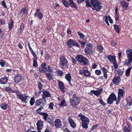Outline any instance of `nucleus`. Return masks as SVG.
<instances>
[{
  "label": "nucleus",
  "instance_id": "f257e3e1",
  "mask_svg": "<svg viewBox=\"0 0 132 132\" xmlns=\"http://www.w3.org/2000/svg\"><path fill=\"white\" fill-rule=\"evenodd\" d=\"M59 59L60 65L61 67L63 69L67 68L68 67V63L65 57L63 56H61L59 57Z\"/></svg>",
  "mask_w": 132,
  "mask_h": 132
},
{
  "label": "nucleus",
  "instance_id": "f03ea898",
  "mask_svg": "<svg viewBox=\"0 0 132 132\" xmlns=\"http://www.w3.org/2000/svg\"><path fill=\"white\" fill-rule=\"evenodd\" d=\"M103 6V4L98 1L96 0L92 7L93 10L96 11H99Z\"/></svg>",
  "mask_w": 132,
  "mask_h": 132
},
{
  "label": "nucleus",
  "instance_id": "7ed1b4c3",
  "mask_svg": "<svg viewBox=\"0 0 132 132\" xmlns=\"http://www.w3.org/2000/svg\"><path fill=\"white\" fill-rule=\"evenodd\" d=\"M79 73L80 74H83L86 77H89L91 75L90 72L88 70L87 68L86 67H83L82 69L80 70Z\"/></svg>",
  "mask_w": 132,
  "mask_h": 132
},
{
  "label": "nucleus",
  "instance_id": "20e7f679",
  "mask_svg": "<svg viewBox=\"0 0 132 132\" xmlns=\"http://www.w3.org/2000/svg\"><path fill=\"white\" fill-rule=\"evenodd\" d=\"M118 100L116 98V96L115 94L112 93L108 98L107 100L108 103L109 104H111L114 101H116V103L118 104L119 101L117 102Z\"/></svg>",
  "mask_w": 132,
  "mask_h": 132
},
{
  "label": "nucleus",
  "instance_id": "39448f33",
  "mask_svg": "<svg viewBox=\"0 0 132 132\" xmlns=\"http://www.w3.org/2000/svg\"><path fill=\"white\" fill-rule=\"evenodd\" d=\"M80 101V99L78 97L74 95L72 98L70 99V103L71 105H75L78 104Z\"/></svg>",
  "mask_w": 132,
  "mask_h": 132
},
{
  "label": "nucleus",
  "instance_id": "423d86ee",
  "mask_svg": "<svg viewBox=\"0 0 132 132\" xmlns=\"http://www.w3.org/2000/svg\"><path fill=\"white\" fill-rule=\"evenodd\" d=\"M17 96L22 101L25 102H27V100L28 99V98H30L29 96H26L23 94L17 93Z\"/></svg>",
  "mask_w": 132,
  "mask_h": 132
},
{
  "label": "nucleus",
  "instance_id": "0eeeda50",
  "mask_svg": "<svg viewBox=\"0 0 132 132\" xmlns=\"http://www.w3.org/2000/svg\"><path fill=\"white\" fill-rule=\"evenodd\" d=\"M39 70L40 72L46 73L47 71L46 64L44 63H42L39 68Z\"/></svg>",
  "mask_w": 132,
  "mask_h": 132
},
{
  "label": "nucleus",
  "instance_id": "6e6552de",
  "mask_svg": "<svg viewBox=\"0 0 132 132\" xmlns=\"http://www.w3.org/2000/svg\"><path fill=\"white\" fill-rule=\"evenodd\" d=\"M78 117L80 118L82 122H89V120L88 118L81 114H80L78 115Z\"/></svg>",
  "mask_w": 132,
  "mask_h": 132
},
{
  "label": "nucleus",
  "instance_id": "1a4fd4ad",
  "mask_svg": "<svg viewBox=\"0 0 132 132\" xmlns=\"http://www.w3.org/2000/svg\"><path fill=\"white\" fill-rule=\"evenodd\" d=\"M54 125L57 128L61 127L62 126V123L61 120L59 119H55L54 121Z\"/></svg>",
  "mask_w": 132,
  "mask_h": 132
},
{
  "label": "nucleus",
  "instance_id": "9d476101",
  "mask_svg": "<svg viewBox=\"0 0 132 132\" xmlns=\"http://www.w3.org/2000/svg\"><path fill=\"white\" fill-rule=\"evenodd\" d=\"M22 79L21 76L19 74L15 75L14 78V82L16 84H18Z\"/></svg>",
  "mask_w": 132,
  "mask_h": 132
},
{
  "label": "nucleus",
  "instance_id": "9b49d317",
  "mask_svg": "<svg viewBox=\"0 0 132 132\" xmlns=\"http://www.w3.org/2000/svg\"><path fill=\"white\" fill-rule=\"evenodd\" d=\"M120 4L123 9L128 10L129 9L128 3L125 1H120Z\"/></svg>",
  "mask_w": 132,
  "mask_h": 132
},
{
  "label": "nucleus",
  "instance_id": "f8f14e48",
  "mask_svg": "<svg viewBox=\"0 0 132 132\" xmlns=\"http://www.w3.org/2000/svg\"><path fill=\"white\" fill-rule=\"evenodd\" d=\"M125 94V92L123 90L121 89H119L118 91V96L117 100H118V101H120L121 98L122 97L123 95Z\"/></svg>",
  "mask_w": 132,
  "mask_h": 132
},
{
  "label": "nucleus",
  "instance_id": "ddd939ff",
  "mask_svg": "<svg viewBox=\"0 0 132 132\" xmlns=\"http://www.w3.org/2000/svg\"><path fill=\"white\" fill-rule=\"evenodd\" d=\"M96 0H86V6L90 7L93 6Z\"/></svg>",
  "mask_w": 132,
  "mask_h": 132
},
{
  "label": "nucleus",
  "instance_id": "4468645a",
  "mask_svg": "<svg viewBox=\"0 0 132 132\" xmlns=\"http://www.w3.org/2000/svg\"><path fill=\"white\" fill-rule=\"evenodd\" d=\"M121 81V79L119 76H115L112 80V82L115 85H118Z\"/></svg>",
  "mask_w": 132,
  "mask_h": 132
},
{
  "label": "nucleus",
  "instance_id": "2eb2a0df",
  "mask_svg": "<svg viewBox=\"0 0 132 132\" xmlns=\"http://www.w3.org/2000/svg\"><path fill=\"white\" fill-rule=\"evenodd\" d=\"M37 131L38 132H41L40 129L43 127V121H39L37 124Z\"/></svg>",
  "mask_w": 132,
  "mask_h": 132
},
{
  "label": "nucleus",
  "instance_id": "dca6fc26",
  "mask_svg": "<svg viewBox=\"0 0 132 132\" xmlns=\"http://www.w3.org/2000/svg\"><path fill=\"white\" fill-rule=\"evenodd\" d=\"M107 58L111 63L116 62V57L114 56L109 55L107 57Z\"/></svg>",
  "mask_w": 132,
  "mask_h": 132
},
{
  "label": "nucleus",
  "instance_id": "f3484780",
  "mask_svg": "<svg viewBox=\"0 0 132 132\" xmlns=\"http://www.w3.org/2000/svg\"><path fill=\"white\" fill-rule=\"evenodd\" d=\"M35 105L36 106H39L43 107L44 106V104L40 99L36 101L35 103Z\"/></svg>",
  "mask_w": 132,
  "mask_h": 132
},
{
  "label": "nucleus",
  "instance_id": "a211bd4d",
  "mask_svg": "<svg viewBox=\"0 0 132 132\" xmlns=\"http://www.w3.org/2000/svg\"><path fill=\"white\" fill-rule=\"evenodd\" d=\"M128 59H126L124 62V64L127 66L131 65V64L132 62V59L128 58Z\"/></svg>",
  "mask_w": 132,
  "mask_h": 132
},
{
  "label": "nucleus",
  "instance_id": "6ab92c4d",
  "mask_svg": "<svg viewBox=\"0 0 132 132\" xmlns=\"http://www.w3.org/2000/svg\"><path fill=\"white\" fill-rule=\"evenodd\" d=\"M42 96L43 97H50L51 95L50 93L47 91H43Z\"/></svg>",
  "mask_w": 132,
  "mask_h": 132
},
{
  "label": "nucleus",
  "instance_id": "aec40b11",
  "mask_svg": "<svg viewBox=\"0 0 132 132\" xmlns=\"http://www.w3.org/2000/svg\"><path fill=\"white\" fill-rule=\"evenodd\" d=\"M126 54L128 58L132 59V50L130 49L126 51Z\"/></svg>",
  "mask_w": 132,
  "mask_h": 132
},
{
  "label": "nucleus",
  "instance_id": "412c9836",
  "mask_svg": "<svg viewBox=\"0 0 132 132\" xmlns=\"http://www.w3.org/2000/svg\"><path fill=\"white\" fill-rule=\"evenodd\" d=\"M58 86L60 89L63 92L65 91V88L64 85L62 82L61 81L58 82Z\"/></svg>",
  "mask_w": 132,
  "mask_h": 132
},
{
  "label": "nucleus",
  "instance_id": "4be33fe9",
  "mask_svg": "<svg viewBox=\"0 0 132 132\" xmlns=\"http://www.w3.org/2000/svg\"><path fill=\"white\" fill-rule=\"evenodd\" d=\"M68 120L71 126L73 128H75L76 126V125L72 119L69 118Z\"/></svg>",
  "mask_w": 132,
  "mask_h": 132
},
{
  "label": "nucleus",
  "instance_id": "5701e85b",
  "mask_svg": "<svg viewBox=\"0 0 132 132\" xmlns=\"http://www.w3.org/2000/svg\"><path fill=\"white\" fill-rule=\"evenodd\" d=\"M84 57L82 55H78L76 57V59L78 61L81 63H82V61Z\"/></svg>",
  "mask_w": 132,
  "mask_h": 132
},
{
  "label": "nucleus",
  "instance_id": "b1692460",
  "mask_svg": "<svg viewBox=\"0 0 132 132\" xmlns=\"http://www.w3.org/2000/svg\"><path fill=\"white\" fill-rule=\"evenodd\" d=\"M8 80L7 77L1 78L0 79V83L2 84H5L6 83Z\"/></svg>",
  "mask_w": 132,
  "mask_h": 132
},
{
  "label": "nucleus",
  "instance_id": "393cba45",
  "mask_svg": "<svg viewBox=\"0 0 132 132\" xmlns=\"http://www.w3.org/2000/svg\"><path fill=\"white\" fill-rule=\"evenodd\" d=\"M69 6L72 7H75L76 9H77V5L73 2V0H69Z\"/></svg>",
  "mask_w": 132,
  "mask_h": 132
},
{
  "label": "nucleus",
  "instance_id": "a878e982",
  "mask_svg": "<svg viewBox=\"0 0 132 132\" xmlns=\"http://www.w3.org/2000/svg\"><path fill=\"white\" fill-rule=\"evenodd\" d=\"M67 44L68 46L71 47L75 46V42L72 40L70 39L68 41Z\"/></svg>",
  "mask_w": 132,
  "mask_h": 132
},
{
  "label": "nucleus",
  "instance_id": "bb28decb",
  "mask_svg": "<svg viewBox=\"0 0 132 132\" xmlns=\"http://www.w3.org/2000/svg\"><path fill=\"white\" fill-rule=\"evenodd\" d=\"M65 78L69 82V84L71 85L72 84L70 82L71 79V76L69 73H68L65 76Z\"/></svg>",
  "mask_w": 132,
  "mask_h": 132
},
{
  "label": "nucleus",
  "instance_id": "cd10ccee",
  "mask_svg": "<svg viewBox=\"0 0 132 132\" xmlns=\"http://www.w3.org/2000/svg\"><path fill=\"white\" fill-rule=\"evenodd\" d=\"M28 10L26 8L23 7L22 8L20 12V15H21L24 14H26L27 13Z\"/></svg>",
  "mask_w": 132,
  "mask_h": 132
},
{
  "label": "nucleus",
  "instance_id": "c85d7f7f",
  "mask_svg": "<svg viewBox=\"0 0 132 132\" xmlns=\"http://www.w3.org/2000/svg\"><path fill=\"white\" fill-rule=\"evenodd\" d=\"M46 75L48 79L50 80H51L54 77L53 75L51 73H47Z\"/></svg>",
  "mask_w": 132,
  "mask_h": 132
},
{
  "label": "nucleus",
  "instance_id": "c756f323",
  "mask_svg": "<svg viewBox=\"0 0 132 132\" xmlns=\"http://www.w3.org/2000/svg\"><path fill=\"white\" fill-rule=\"evenodd\" d=\"M24 25L23 23H22L20 26L19 29L18 30V32L21 33L23 32V30H24Z\"/></svg>",
  "mask_w": 132,
  "mask_h": 132
},
{
  "label": "nucleus",
  "instance_id": "7c9ffc66",
  "mask_svg": "<svg viewBox=\"0 0 132 132\" xmlns=\"http://www.w3.org/2000/svg\"><path fill=\"white\" fill-rule=\"evenodd\" d=\"M82 63H83L84 65H88L89 64V61L85 57Z\"/></svg>",
  "mask_w": 132,
  "mask_h": 132
},
{
  "label": "nucleus",
  "instance_id": "2f4dec72",
  "mask_svg": "<svg viewBox=\"0 0 132 132\" xmlns=\"http://www.w3.org/2000/svg\"><path fill=\"white\" fill-rule=\"evenodd\" d=\"M0 107L3 110H6L7 108V104L5 103L0 104Z\"/></svg>",
  "mask_w": 132,
  "mask_h": 132
},
{
  "label": "nucleus",
  "instance_id": "473e14b6",
  "mask_svg": "<svg viewBox=\"0 0 132 132\" xmlns=\"http://www.w3.org/2000/svg\"><path fill=\"white\" fill-rule=\"evenodd\" d=\"M8 27L9 29H11L12 28L13 24V22L11 20H10L8 23Z\"/></svg>",
  "mask_w": 132,
  "mask_h": 132
},
{
  "label": "nucleus",
  "instance_id": "72a5a7b5",
  "mask_svg": "<svg viewBox=\"0 0 132 132\" xmlns=\"http://www.w3.org/2000/svg\"><path fill=\"white\" fill-rule=\"evenodd\" d=\"M101 90L96 91L93 90V93L94 95H95L97 96H98L101 94Z\"/></svg>",
  "mask_w": 132,
  "mask_h": 132
},
{
  "label": "nucleus",
  "instance_id": "f704fd0d",
  "mask_svg": "<svg viewBox=\"0 0 132 132\" xmlns=\"http://www.w3.org/2000/svg\"><path fill=\"white\" fill-rule=\"evenodd\" d=\"M84 52L86 55H89L90 54V53H92L93 52H94V51H91L89 49H87L86 48H85L84 49Z\"/></svg>",
  "mask_w": 132,
  "mask_h": 132
},
{
  "label": "nucleus",
  "instance_id": "c9c22d12",
  "mask_svg": "<svg viewBox=\"0 0 132 132\" xmlns=\"http://www.w3.org/2000/svg\"><path fill=\"white\" fill-rule=\"evenodd\" d=\"M131 129L130 128H128V127L127 126H125L123 128V132H131Z\"/></svg>",
  "mask_w": 132,
  "mask_h": 132
},
{
  "label": "nucleus",
  "instance_id": "e433bc0d",
  "mask_svg": "<svg viewBox=\"0 0 132 132\" xmlns=\"http://www.w3.org/2000/svg\"><path fill=\"white\" fill-rule=\"evenodd\" d=\"M62 2L66 7H68L69 6V3L65 0H62Z\"/></svg>",
  "mask_w": 132,
  "mask_h": 132
},
{
  "label": "nucleus",
  "instance_id": "4c0bfd02",
  "mask_svg": "<svg viewBox=\"0 0 132 132\" xmlns=\"http://www.w3.org/2000/svg\"><path fill=\"white\" fill-rule=\"evenodd\" d=\"M131 68L132 67H130V68H129L127 70L126 72V75L127 77H128L130 73Z\"/></svg>",
  "mask_w": 132,
  "mask_h": 132
},
{
  "label": "nucleus",
  "instance_id": "58836bf2",
  "mask_svg": "<svg viewBox=\"0 0 132 132\" xmlns=\"http://www.w3.org/2000/svg\"><path fill=\"white\" fill-rule=\"evenodd\" d=\"M89 123L82 122V127L84 128H88V125Z\"/></svg>",
  "mask_w": 132,
  "mask_h": 132
},
{
  "label": "nucleus",
  "instance_id": "ea45409f",
  "mask_svg": "<svg viewBox=\"0 0 132 132\" xmlns=\"http://www.w3.org/2000/svg\"><path fill=\"white\" fill-rule=\"evenodd\" d=\"M33 66L35 67H36L38 66V64L37 62V60H36L33 59Z\"/></svg>",
  "mask_w": 132,
  "mask_h": 132
},
{
  "label": "nucleus",
  "instance_id": "a19ab883",
  "mask_svg": "<svg viewBox=\"0 0 132 132\" xmlns=\"http://www.w3.org/2000/svg\"><path fill=\"white\" fill-rule=\"evenodd\" d=\"M42 115L43 116V118L46 121L47 119L48 118V115L45 113H42Z\"/></svg>",
  "mask_w": 132,
  "mask_h": 132
},
{
  "label": "nucleus",
  "instance_id": "79ce46f5",
  "mask_svg": "<svg viewBox=\"0 0 132 132\" xmlns=\"http://www.w3.org/2000/svg\"><path fill=\"white\" fill-rule=\"evenodd\" d=\"M37 16L38 18L40 19H42L43 17V14L40 12H38Z\"/></svg>",
  "mask_w": 132,
  "mask_h": 132
},
{
  "label": "nucleus",
  "instance_id": "37998d69",
  "mask_svg": "<svg viewBox=\"0 0 132 132\" xmlns=\"http://www.w3.org/2000/svg\"><path fill=\"white\" fill-rule=\"evenodd\" d=\"M103 20L105 21L106 23L108 25H109V24L108 22V17L107 16H105L104 17Z\"/></svg>",
  "mask_w": 132,
  "mask_h": 132
},
{
  "label": "nucleus",
  "instance_id": "c03bdc74",
  "mask_svg": "<svg viewBox=\"0 0 132 132\" xmlns=\"http://www.w3.org/2000/svg\"><path fill=\"white\" fill-rule=\"evenodd\" d=\"M93 47V45L91 43H88L86 46L87 48L89 49H91Z\"/></svg>",
  "mask_w": 132,
  "mask_h": 132
},
{
  "label": "nucleus",
  "instance_id": "a18cd8bd",
  "mask_svg": "<svg viewBox=\"0 0 132 132\" xmlns=\"http://www.w3.org/2000/svg\"><path fill=\"white\" fill-rule=\"evenodd\" d=\"M35 102V100L33 97L31 98L30 101V103L31 105H32Z\"/></svg>",
  "mask_w": 132,
  "mask_h": 132
},
{
  "label": "nucleus",
  "instance_id": "49530a36",
  "mask_svg": "<svg viewBox=\"0 0 132 132\" xmlns=\"http://www.w3.org/2000/svg\"><path fill=\"white\" fill-rule=\"evenodd\" d=\"M113 64V66L112 67V69H117L118 68V64L116 63V62H114L112 63Z\"/></svg>",
  "mask_w": 132,
  "mask_h": 132
},
{
  "label": "nucleus",
  "instance_id": "de8ad7c7",
  "mask_svg": "<svg viewBox=\"0 0 132 132\" xmlns=\"http://www.w3.org/2000/svg\"><path fill=\"white\" fill-rule=\"evenodd\" d=\"M66 105V102L64 100H62L60 104V105L62 106H65Z\"/></svg>",
  "mask_w": 132,
  "mask_h": 132
},
{
  "label": "nucleus",
  "instance_id": "09e8293b",
  "mask_svg": "<svg viewBox=\"0 0 132 132\" xmlns=\"http://www.w3.org/2000/svg\"><path fill=\"white\" fill-rule=\"evenodd\" d=\"M79 42L80 43V44L81 45V47H84V45L86 44V42L82 41L79 40Z\"/></svg>",
  "mask_w": 132,
  "mask_h": 132
},
{
  "label": "nucleus",
  "instance_id": "8fccbe9b",
  "mask_svg": "<svg viewBox=\"0 0 132 132\" xmlns=\"http://www.w3.org/2000/svg\"><path fill=\"white\" fill-rule=\"evenodd\" d=\"M127 102L128 105L130 106L132 105V100L127 101Z\"/></svg>",
  "mask_w": 132,
  "mask_h": 132
},
{
  "label": "nucleus",
  "instance_id": "3c124183",
  "mask_svg": "<svg viewBox=\"0 0 132 132\" xmlns=\"http://www.w3.org/2000/svg\"><path fill=\"white\" fill-rule=\"evenodd\" d=\"M81 39H84L86 38V36H85L82 34H78Z\"/></svg>",
  "mask_w": 132,
  "mask_h": 132
},
{
  "label": "nucleus",
  "instance_id": "603ef678",
  "mask_svg": "<svg viewBox=\"0 0 132 132\" xmlns=\"http://www.w3.org/2000/svg\"><path fill=\"white\" fill-rule=\"evenodd\" d=\"M118 26V25L116 24H115L114 25V28L117 32H119V29Z\"/></svg>",
  "mask_w": 132,
  "mask_h": 132
},
{
  "label": "nucleus",
  "instance_id": "864d4df0",
  "mask_svg": "<svg viewBox=\"0 0 132 132\" xmlns=\"http://www.w3.org/2000/svg\"><path fill=\"white\" fill-rule=\"evenodd\" d=\"M54 105V104L52 102L50 103L49 105V109L52 110L53 109Z\"/></svg>",
  "mask_w": 132,
  "mask_h": 132
},
{
  "label": "nucleus",
  "instance_id": "5fc2aeb1",
  "mask_svg": "<svg viewBox=\"0 0 132 132\" xmlns=\"http://www.w3.org/2000/svg\"><path fill=\"white\" fill-rule=\"evenodd\" d=\"M97 49L99 51L101 52H102L103 50V48L102 46H98L97 47Z\"/></svg>",
  "mask_w": 132,
  "mask_h": 132
},
{
  "label": "nucleus",
  "instance_id": "6e6d98bb",
  "mask_svg": "<svg viewBox=\"0 0 132 132\" xmlns=\"http://www.w3.org/2000/svg\"><path fill=\"white\" fill-rule=\"evenodd\" d=\"M101 72L100 70H96L95 71V74L97 75H100L101 73Z\"/></svg>",
  "mask_w": 132,
  "mask_h": 132
},
{
  "label": "nucleus",
  "instance_id": "4d7b16f0",
  "mask_svg": "<svg viewBox=\"0 0 132 132\" xmlns=\"http://www.w3.org/2000/svg\"><path fill=\"white\" fill-rule=\"evenodd\" d=\"M52 120L53 118H52V116H50V117H48L46 121H47L48 122L50 123V122L52 121Z\"/></svg>",
  "mask_w": 132,
  "mask_h": 132
},
{
  "label": "nucleus",
  "instance_id": "13d9d810",
  "mask_svg": "<svg viewBox=\"0 0 132 132\" xmlns=\"http://www.w3.org/2000/svg\"><path fill=\"white\" fill-rule=\"evenodd\" d=\"M102 71L103 73H107L108 72L107 69L105 67H103L102 68Z\"/></svg>",
  "mask_w": 132,
  "mask_h": 132
},
{
  "label": "nucleus",
  "instance_id": "bf43d9fd",
  "mask_svg": "<svg viewBox=\"0 0 132 132\" xmlns=\"http://www.w3.org/2000/svg\"><path fill=\"white\" fill-rule=\"evenodd\" d=\"M57 73L60 76H62L63 74L62 71L61 70H58L57 71Z\"/></svg>",
  "mask_w": 132,
  "mask_h": 132
},
{
  "label": "nucleus",
  "instance_id": "052dcab7",
  "mask_svg": "<svg viewBox=\"0 0 132 132\" xmlns=\"http://www.w3.org/2000/svg\"><path fill=\"white\" fill-rule=\"evenodd\" d=\"M47 67H48V69H47V70L48 71L50 72H52L53 71V68L49 66H47Z\"/></svg>",
  "mask_w": 132,
  "mask_h": 132
},
{
  "label": "nucleus",
  "instance_id": "680f3d73",
  "mask_svg": "<svg viewBox=\"0 0 132 132\" xmlns=\"http://www.w3.org/2000/svg\"><path fill=\"white\" fill-rule=\"evenodd\" d=\"M5 63L3 60H1L0 62V65L2 67H3L5 66Z\"/></svg>",
  "mask_w": 132,
  "mask_h": 132
},
{
  "label": "nucleus",
  "instance_id": "e2e57ef3",
  "mask_svg": "<svg viewBox=\"0 0 132 132\" xmlns=\"http://www.w3.org/2000/svg\"><path fill=\"white\" fill-rule=\"evenodd\" d=\"M1 4L5 8H7V6L6 4L5 3L4 1H3L2 2Z\"/></svg>",
  "mask_w": 132,
  "mask_h": 132
},
{
  "label": "nucleus",
  "instance_id": "0e129e2a",
  "mask_svg": "<svg viewBox=\"0 0 132 132\" xmlns=\"http://www.w3.org/2000/svg\"><path fill=\"white\" fill-rule=\"evenodd\" d=\"M38 88L40 90H41L42 88V85L40 82L38 83Z\"/></svg>",
  "mask_w": 132,
  "mask_h": 132
},
{
  "label": "nucleus",
  "instance_id": "69168bd1",
  "mask_svg": "<svg viewBox=\"0 0 132 132\" xmlns=\"http://www.w3.org/2000/svg\"><path fill=\"white\" fill-rule=\"evenodd\" d=\"M5 21L2 19H0V25H3L5 24Z\"/></svg>",
  "mask_w": 132,
  "mask_h": 132
},
{
  "label": "nucleus",
  "instance_id": "338daca9",
  "mask_svg": "<svg viewBox=\"0 0 132 132\" xmlns=\"http://www.w3.org/2000/svg\"><path fill=\"white\" fill-rule=\"evenodd\" d=\"M100 103L103 105H105V103H104L102 99H100L99 100Z\"/></svg>",
  "mask_w": 132,
  "mask_h": 132
},
{
  "label": "nucleus",
  "instance_id": "774afa93",
  "mask_svg": "<svg viewBox=\"0 0 132 132\" xmlns=\"http://www.w3.org/2000/svg\"><path fill=\"white\" fill-rule=\"evenodd\" d=\"M45 97H43L41 99H40V100L42 101V102L43 101L44 102H45L46 103V100L45 99Z\"/></svg>",
  "mask_w": 132,
  "mask_h": 132
}]
</instances>
